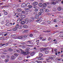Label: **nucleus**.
I'll return each instance as SVG.
<instances>
[{"label": "nucleus", "instance_id": "13", "mask_svg": "<svg viewBox=\"0 0 63 63\" xmlns=\"http://www.w3.org/2000/svg\"><path fill=\"white\" fill-rule=\"evenodd\" d=\"M40 11L41 12V13H42V14H43V13H44V10H43V9H41L40 10Z\"/></svg>", "mask_w": 63, "mask_h": 63}, {"label": "nucleus", "instance_id": "12", "mask_svg": "<svg viewBox=\"0 0 63 63\" xmlns=\"http://www.w3.org/2000/svg\"><path fill=\"white\" fill-rule=\"evenodd\" d=\"M61 7V6H59L58 8V11H61V10L62 9Z\"/></svg>", "mask_w": 63, "mask_h": 63}, {"label": "nucleus", "instance_id": "47", "mask_svg": "<svg viewBox=\"0 0 63 63\" xmlns=\"http://www.w3.org/2000/svg\"><path fill=\"white\" fill-rule=\"evenodd\" d=\"M55 3H58V1L57 0L56 1Z\"/></svg>", "mask_w": 63, "mask_h": 63}, {"label": "nucleus", "instance_id": "23", "mask_svg": "<svg viewBox=\"0 0 63 63\" xmlns=\"http://www.w3.org/2000/svg\"><path fill=\"white\" fill-rule=\"evenodd\" d=\"M25 24V22L24 21H22L21 22V24L23 25L24 24Z\"/></svg>", "mask_w": 63, "mask_h": 63}, {"label": "nucleus", "instance_id": "54", "mask_svg": "<svg viewBox=\"0 0 63 63\" xmlns=\"http://www.w3.org/2000/svg\"><path fill=\"white\" fill-rule=\"evenodd\" d=\"M1 9H3L4 8V6H1L0 7Z\"/></svg>", "mask_w": 63, "mask_h": 63}, {"label": "nucleus", "instance_id": "22", "mask_svg": "<svg viewBox=\"0 0 63 63\" xmlns=\"http://www.w3.org/2000/svg\"><path fill=\"white\" fill-rule=\"evenodd\" d=\"M34 52H32V53H31V56H34Z\"/></svg>", "mask_w": 63, "mask_h": 63}, {"label": "nucleus", "instance_id": "14", "mask_svg": "<svg viewBox=\"0 0 63 63\" xmlns=\"http://www.w3.org/2000/svg\"><path fill=\"white\" fill-rule=\"evenodd\" d=\"M46 48H44L43 49H40V51H45L46 50Z\"/></svg>", "mask_w": 63, "mask_h": 63}, {"label": "nucleus", "instance_id": "24", "mask_svg": "<svg viewBox=\"0 0 63 63\" xmlns=\"http://www.w3.org/2000/svg\"><path fill=\"white\" fill-rule=\"evenodd\" d=\"M39 7H42L43 6V4L41 3H39Z\"/></svg>", "mask_w": 63, "mask_h": 63}, {"label": "nucleus", "instance_id": "46", "mask_svg": "<svg viewBox=\"0 0 63 63\" xmlns=\"http://www.w3.org/2000/svg\"><path fill=\"white\" fill-rule=\"evenodd\" d=\"M62 34H61L60 35V37H63V35L62 36Z\"/></svg>", "mask_w": 63, "mask_h": 63}, {"label": "nucleus", "instance_id": "31", "mask_svg": "<svg viewBox=\"0 0 63 63\" xmlns=\"http://www.w3.org/2000/svg\"><path fill=\"white\" fill-rule=\"evenodd\" d=\"M37 62V63H42V61H36Z\"/></svg>", "mask_w": 63, "mask_h": 63}, {"label": "nucleus", "instance_id": "5", "mask_svg": "<svg viewBox=\"0 0 63 63\" xmlns=\"http://www.w3.org/2000/svg\"><path fill=\"white\" fill-rule=\"evenodd\" d=\"M36 59H38V60H44V58H36Z\"/></svg>", "mask_w": 63, "mask_h": 63}, {"label": "nucleus", "instance_id": "36", "mask_svg": "<svg viewBox=\"0 0 63 63\" xmlns=\"http://www.w3.org/2000/svg\"><path fill=\"white\" fill-rule=\"evenodd\" d=\"M4 15H8V13L7 12H5L4 13Z\"/></svg>", "mask_w": 63, "mask_h": 63}, {"label": "nucleus", "instance_id": "9", "mask_svg": "<svg viewBox=\"0 0 63 63\" xmlns=\"http://www.w3.org/2000/svg\"><path fill=\"white\" fill-rule=\"evenodd\" d=\"M26 6V4L25 3H23L21 5V6L22 7V8H23V7H25Z\"/></svg>", "mask_w": 63, "mask_h": 63}, {"label": "nucleus", "instance_id": "3", "mask_svg": "<svg viewBox=\"0 0 63 63\" xmlns=\"http://www.w3.org/2000/svg\"><path fill=\"white\" fill-rule=\"evenodd\" d=\"M56 57V56L54 55L52 56H50L49 57V58L50 59L53 60L54 58H55Z\"/></svg>", "mask_w": 63, "mask_h": 63}, {"label": "nucleus", "instance_id": "52", "mask_svg": "<svg viewBox=\"0 0 63 63\" xmlns=\"http://www.w3.org/2000/svg\"><path fill=\"white\" fill-rule=\"evenodd\" d=\"M50 30H47V32H50Z\"/></svg>", "mask_w": 63, "mask_h": 63}, {"label": "nucleus", "instance_id": "2", "mask_svg": "<svg viewBox=\"0 0 63 63\" xmlns=\"http://www.w3.org/2000/svg\"><path fill=\"white\" fill-rule=\"evenodd\" d=\"M19 50L21 51V54H23L24 55H25L26 54H25V52H24V51H23V50L21 49H19Z\"/></svg>", "mask_w": 63, "mask_h": 63}, {"label": "nucleus", "instance_id": "39", "mask_svg": "<svg viewBox=\"0 0 63 63\" xmlns=\"http://www.w3.org/2000/svg\"><path fill=\"white\" fill-rule=\"evenodd\" d=\"M54 51H55V52H57V49H55L54 50Z\"/></svg>", "mask_w": 63, "mask_h": 63}, {"label": "nucleus", "instance_id": "25", "mask_svg": "<svg viewBox=\"0 0 63 63\" xmlns=\"http://www.w3.org/2000/svg\"><path fill=\"white\" fill-rule=\"evenodd\" d=\"M8 50L9 51H13V49L11 48H9L8 49Z\"/></svg>", "mask_w": 63, "mask_h": 63}, {"label": "nucleus", "instance_id": "27", "mask_svg": "<svg viewBox=\"0 0 63 63\" xmlns=\"http://www.w3.org/2000/svg\"><path fill=\"white\" fill-rule=\"evenodd\" d=\"M55 2L54 1L51 2L50 3L51 4H53V5H55Z\"/></svg>", "mask_w": 63, "mask_h": 63}, {"label": "nucleus", "instance_id": "61", "mask_svg": "<svg viewBox=\"0 0 63 63\" xmlns=\"http://www.w3.org/2000/svg\"><path fill=\"white\" fill-rule=\"evenodd\" d=\"M43 63H46V62H47L46 61H43Z\"/></svg>", "mask_w": 63, "mask_h": 63}, {"label": "nucleus", "instance_id": "21", "mask_svg": "<svg viewBox=\"0 0 63 63\" xmlns=\"http://www.w3.org/2000/svg\"><path fill=\"white\" fill-rule=\"evenodd\" d=\"M46 54H47L48 53V50H46V49L45 50V51L44 52Z\"/></svg>", "mask_w": 63, "mask_h": 63}, {"label": "nucleus", "instance_id": "4", "mask_svg": "<svg viewBox=\"0 0 63 63\" xmlns=\"http://www.w3.org/2000/svg\"><path fill=\"white\" fill-rule=\"evenodd\" d=\"M38 4V2H37V1H35L33 3V5H34V6L37 5Z\"/></svg>", "mask_w": 63, "mask_h": 63}, {"label": "nucleus", "instance_id": "51", "mask_svg": "<svg viewBox=\"0 0 63 63\" xmlns=\"http://www.w3.org/2000/svg\"><path fill=\"white\" fill-rule=\"evenodd\" d=\"M38 14L40 16H41V15H42V14H41V12H39V13Z\"/></svg>", "mask_w": 63, "mask_h": 63}, {"label": "nucleus", "instance_id": "53", "mask_svg": "<svg viewBox=\"0 0 63 63\" xmlns=\"http://www.w3.org/2000/svg\"><path fill=\"white\" fill-rule=\"evenodd\" d=\"M55 54H56V55H58V54H57V52H55Z\"/></svg>", "mask_w": 63, "mask_h": 63}, {"label": "nucleus", "instance_id": "49", "mask_svg": "<svg viewBox=\"0 0 63 63\" xmlns=\"http://www.w3.org/2000/svg\"><path fill=\"white\" fill-rule=\"evenodd\" d=\"M13 37L14 38H16V35H14L13 36Z\"/></svg>", "mask_w": 63, "mask_h": 63}, {"label": "nucleus", "instance_id": "63", "mask_svg": "<svg viewBox=\"0 0 63 63\" xmlns=\"http://www.w3.org/2000/svg\"><path fill=\"white\" fill-rule=\"evenodd\" d=\"M3 2H1L0 3V5H2V4H3Z\"/></svg>", "mask_w": 63, "mask_h": 63}, {"label": "nucleus", "instance_id": "1", "mask_svg": "<svg viewBox=\"0 0 63 63\" xmlns=\"http://www.w3.org/2000/svg\"><path fill=\"white\" fill-rule=\"evenodd\" d=\"M18 27V24H17L15 27V28H13V30L15 31H16L17 30Z\"/></svg>", "mask_w": 63, "mask_h": 63}, {"label": "nucleus", "instance_id": "64", "mask_svg": "<svg viewBox=\"0 0 63 63\" xmlns=\"http://www.w3.org/2000/svg\"><path fill=\"white\" fill-rule=\"evenodd\" d=\"M7 35V33H5L4 35V36H6V35Z\"/></svg>", "mask_w": 63, "mask_h": 63}, {"label": "nucleus", "instance_id": "56", "mask_svg": "<svg viewBox=\"0 0 63 63\" xmlns=\"http://www.w3.org/2000/svg\"><path fill=\"white\" fill-rule=\"evenodd\" d=\"M34 8V9H36V8H37V6H34V7H33Z\"/></svg>", "mask_w": 63, "mask_h": 63}, {"label": "nucleus", "instance_id": "43", "mask_svg": "<svg viewBox=\"0 0 63 63\" xmlns=\"http://www.w3.org/2000/svg\"><path fill=\"white\" fill-rule=\"evenodd\" d=\"M17 23H19L20 22V20H17Z\"/></svg>", "mask_w": 63, "mask_h": 63}, {"label": "nucleus", "instance_id": "28", "mask_svg": "<svg viewBox=\"0 0 63 63\" xmlns=\"http://www.w3.org/2000/svg\"><path fill=\"white\" fill-rule=\"evenodd\" d=\"M29 10H30L29 8H27L25 10L26 12H28V11H29Z\"/></svg>", "mask_w": 63, "mask_h": 63}, {"label": "nucleus", "instance_id": "57", "mask_svg": "<svg viewBox=\"0 0 63 63\" xmlns=\"http://www.w3.org/2000/svg\"><path fill=\"white\" fill-rule=\"evenodd\" d=\"M47 4V5H49V2H48L46 3Z\"/></svg>", "mask_w": 63, "mask_h": 63}, {"label": "nucleus", "instance_id": "32", "mask_svg": "<svg viewBox=\"0 0 63 63\" xmlns=\"http://www.w3.org/2000/svg\"><path fill=\"white\" fill-rule=\"evenodd\" d=\"M45 11L46 12H48V10L47 9H45Z\"/></svg>", "mask_w": 63, "mask_h": 63}, {"label": "nucleus", "instance_id": "50", "mask_svg": "<svg viewBox=\"0 0 63 63\" xmlns=\"http://www.w3.org/2000/svg\"><path fill=\"white\" fill-rule=\"evenodd\" d=\"M28 32V30H26L25 31V32H26V33H27Z\"/></svg>", "mask_w": 63, "mask_h": 63}, {"label": "nucleus", "instance_id": "35", "mask_svg": "<svg viewBox=\"0 0 63 63\" xmlns=\"http://www.w3.org/2000/svg\"><path fill=\"white\" fill-rule=\"evenodd\" d=\"M35 12H38V9H35L34 10Z\"/></svg>", "mask_w": 63, "mask_h": 63}, {"label": "nucleus", "instance_id": "59", "mask_svg": "<svg viewBox=\"0 0 63 63\" xmlns=\"http://www.w3.org/2000/svg\"><path fill=\"white\" fill-rule=\"evenodd\" d=\"M51 38L49 37V38L48 39V40L49 41H50V39H51Z\"/></svg>", "mask_w": 63, "mask_h": 63}, {"label": "nucleus", "instance_id": "37", "mask_svg": "<svg viewBox=\"0 0 63 63\" xmlns=\"http://www.w3.org/2000/svg\"><path fill=\"white\" fill-rule=\"evenodd\" d=\"M47 5V4L46 3H44L43 4V6H44L45 7H46Z\"/></svg>", "mask_w": 63, "mask_h": 63}, {"label": "nucleus", "instance_id": "34", "mask_svg": "<svg viewBox=\"0 0 63 63\" xmlns=\"http://www.w3.org/2000/svg\"><path fill=\"white\" fill-rule=\"evenodd\" d=\"M33 34H30L29 35V36L31 37H33Z\"/></svg>", "mask_w": 63, "mask_h": 63}, {"label": "nucleus", "instance_id": "18", "mask_svg": "<svg viewBox=\"0 0 63 63\" xmlns=\"http://www.w3.org/2000/svg\"><path fill=\"white\" fill-rule=\"evenodd\" d=\"M18 28L19 29H21V28H22V27L20 26H19V24H18Z\"/></svg>", "mask_w": 63, "mask_h": 63}, {"label": "nucleus", "instance_id": "33", "mask_svg": "<svg viewBox=\"0 0 63 63\" xmlns=\"http://www.w3.org/2000/svg\"><path fill=\"white\" fill-rule=\"evenodd\" d=\"M25 55H28V54H29V53H28V52H25Z\"/></svg>", "mask_w": 63, "mask_h": 63}, {"label": "nucleus", "instance_id": "15", "mask_svg": "<svg viewBox=\"0 0 63 63\" xmlns=\"http://www.w3.org/2000/svg\"><path fill=\"white\" fill-rule=\"evenodd\" d=\"M23 27L24 28H27L28 27V26L26 25H24L23 26Z\"/></svg>", "mask_w": 63, "mask_h": 63}, {"label": "nucleus", "instance_id": "60", "mask_svg": "<svg viewBox=\"0 0 63 63\" xmlns=\"http://www.w3.org/2000/svg\"><path fill=\"white\" fill-rule=\"evenodd\" d=\"M5 44H2V45H1V46L3 47V46H5Z\"/></svg>", "mask_w": 63, "mask_h": 63}, {"label": "nucleus", "instance_id": "38", "mask_svg": "<svg viewBox=\"0 0 63 63\" xmlns=\"http://www.w3.org/2000/svg\"><path fill=\"white\" fill-rule=\"evenodd\" d=\"M19 60H22V57H19L18 58Z\"/></svg>", "mask_w": 63, "mask_h": 63}, {"label": "nucleus", "instance_id": "17", "mask_svg": "<svg viewBox=\"0 0 63 63\" xmlns=\"http://www.w3.org/2000/svg\"><path fill=\"white\" fill-rule=\"evenodd\" d=\"M23 38L21 36H18L17 37L16 39H22Z\"/></svg>", "mask_w": 63, "mask_h": 63}, {"label": "nucleus", "instance_id": "40", "mask_svg": "<svg viewBox=\"0 0 63 63\" xmlns=\"http://www.w3.org/2000/svg\"><path fill=\"white\" fill-rule=\"evenodd\" d=\"M32 20L31 19H30L29 21H28V22H31L32 21Z\"/></svg>", "mask_w": 63, "mask_h": 63}, {"label": "nucleus", "instance_id": "58", "mask_svg": "<svg viewBox=\"0 0 63 63\" xmlns=\"http://www.w3.org/2000/svg\"><path fill=\"white\" fill-rule=\"evenodd\" d=\"M8 44H9V43H6V46H8Z\"/></svg>", "mask_w": 63, "mask_h": 63}, {"label": "nucleus", "instance_id": "6", "mask_svg": "<svg viewBox=\"0 0 63 63\" xmlns=\"http://www.w3.org/2000/svg\"><path fill=\"white\" fill-rule=\"evenodd\" d=\"M26 15H23L21 16V18H24L26 17Z\"/></svg>", "mask_w": 63, "mask_h": 63}, {"label": "nucleus", "instance_id": "44", "mask_svg": "<svg viewBox=\"0 0 63 63\" xmlns=\"http://www.w3.org/2000/svg\"><path fill=\"white\" fill-rule=\"evenodd\" d=\"M16 51L17 52H18V53H19L20 52V51L18 50H16Z\"/></svg>", "mask_w": 63, "mask_h": 63}, {"label": "nucleus", "instance_id": "26", "mask_svg": "<svg viewBox=\"0 0 63 63\" xmlns=\"http://www.w3.org/2000/svg\"><path fill=\"white\" fill-rule=\"evenodd\" d=\"M30 3H28L27 4H26V6L27 7H29V6H30Z\"/></svg>", "mask_w": 63, "mask_h": 63}, {"label": "nucleus", "instance_id": "45", "mask_svg": "<svg viewBox=\"0 0 63 63\" xmlns=\"http://www.w3.org/2000/svg\"><path fill=\"white\" fill-rule=\"evenodd\" d=\"M32 7V5H30V6L29 7V8L30 9V8H31Z\"/></svg>", "mask_w": 63, "mask_h": 63}, {"label": "nucleus", "instance_id": "41", "mask_svg": "<svg viewBox=\"0 0 63 63\" xmlns=\"http://www.w3.org/2000/svg\"><path fill=\"white\" fill-rule=\"evenodd\" d=\"M40 21V19H38L36 21Z\"/></svg>", "mask_w": 63, "mask_h": 63}, {"label": "nucleus", "instance_id": "62", "mask_svg": "<svg viewBox=\"0 0 63 63\" xmlns=\"http://www.w3.org/2000/svg\"><path fill=\"white\" fill-rule=\"evenodd\" d=\"M27 58H29V57H30V56L29 55H28L27 56Z\"/></svg>", "mask_w": 63, "mask_h": 63}, {"label": "nucleus", "instance_id": "8", "mask_svg": "<svg viewBox=\"0 0 63 63\" xmlns=\"http://www.w3.org/2000/svg\"><path fill=\"white\" fill-rule=\"evenodd\" d=\"M39 15H38L37 14L35 15V17L36 18V19L38 18H39Z\"/></svg>", "mask_w": 63, "mask_h": 63}, {"label": "nucleus", "instance_id": "10", "mask_svg": "<svg viewBox=\"0 0 63 63\" xmlns=\"http://www.w3.org/2000/svg\"><path fill=\"white\" fill-rule=\"evenodd\" d=\"M25 22L26 23H28V19L26 18L25 19Z\"/></svg>", "mask_w": 63, "mask_h": 63}, {"label": "nucleus", "instance_id": "11", "mask_svg": "<svg viewBox=\"0 0 63 63\" xmlns=\"http://www.w3.org/2000/svg\"><path fill=\"white\" fill-rule=\"evenodd\" d=\"M29 49H30V48L28 47L26 49V51L27 52H28L29 51Z\"/></svg>", "mask_w": 63, "mask_h": 63}, {"label": "nucleus", "instance_id": "7", "mask_svg": "<svg viewBox=\"0 0 63 63\" xmlns=\"http://www.w3.org/2000/svg\"><path fill=\"white\" fill-rule=\"evenodd\" d=\"M21 13L22 14H24L25 15H27L28 13L26 12H25V11H23L21 12Z\"/></svg>", "mask_w": 63, "mask_h": 63}, {"label": "nucleus", "instance_id": "16", "mask_svg": "<svg viewBox=\"0 0 63 63\" xmlns=\"http://www.w3.org/2000/svg\"><path fill=\"white\" fill-rule=\"evenodd\" d=\"M16 10L17 12H19L21 11V9L20 8H18Z\"/></svg>", "mask_w": 63, "mask_h": 63}, {"label": "nucleus", "instance_id": "55", "mask_svg": "<svg viewBox=\"0 0 63 63\" xmlns=\"http://www.w3.org/2000/svg\"><path fill=\"white\" fill-rule=\"evenodd\" d=\"M6 57H7V58H9V57H9V55H7L6 56Z\"/></svg>", "mask_w": 63, "mask_h": 63}, {"label": "nucleus", "instance_id": "48", "mask_svg": "<svg viewBox=\"0 0 63 63\" xmlns=\"http://www.w3.org/2000/svg\"><path fill=\"white\" fill-rule=\"evenodd\" d=\"M47 22L49 24H50L51 23V22L49 21H48Z\"/></svg>", "mask_w": 63, "mask_h": 63}, {"label": "nucleus", "instance_id": "42", "mask_svg": "<svg viewBox=\"0 0 63 63\" xmlns=\"http://www.w3.org/2000/svg\"><path fill=\"white\" fill-rule=\"evenodd\" d=\"M56 9L54 8L53 10V11H54V12H55V11H56Z\"/></svg>", "mask_w": 63, "mask_h": 63}, {"label": "nucleus", "instance_id": "29", "mask_svg": "<svg viewBox=\"0 0 63 63\" xmlns=\"http://www.w3.org/2000/svg\"><path fill=\"white\" fill-rule=\"evenodd\" d=\"M27 35H24L23 36V38H27Z\"/></svg>", "mask_w": 63, "mask_h": 63}, {"label": "nucleus", "instance_id": "30", "mask_svg": "<svg viewBox=\"0 0 63 63\" xmlns=\"http://www.w3.org/2000/svg\"><path fill=\"white\" fill-rule=\"evenodd\" d=\"M27 43H29L30 44L31 43V41H28L26 42Z\"/></svg>", "mask_w": 63, "mask_h": 63}, {"label": "nucleus", "instance_id": "20", "mask_svg": "<svg viewBox=\"0 0 63 63\" xmlns=\"http://www.w3.org/2000/svg\"><path fill=\"white\" fill-rule=\"evenodd\" d=\"M11 59H16V57L14 56H13L11 57Z\"/></svg>", "mask_w": 63, "mask_h": 63}, {"label": "nucleus", "instance_id": "19", "mask_svg": "<svg viewBox=\"0 0 63 63\" xmlns=\"http://www.w3.org/2000/svg\"><path fill=\"white\" fill-rule=\"evenodd\" d=\"M42 56L43 54H42V53H39V57H42Z\"/></svg>", "mask_w": 63, "mask_h": 63}]
</instances>
